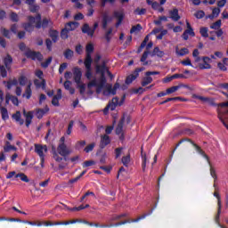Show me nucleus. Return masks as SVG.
I'll return each instance as SVG.
<instances>
[{"instance_id": "1", "label": "nucleus", "mask_w": 228, "mask_h": 228, "mask_svg": "<svg viewBox=\"0 0 228 228\" xmlns=\"http://www.w3.org/2000/svg\"><path fill=\"white\" fill-rule=\"evenodd\" d=\"M154 211V208H151L149 213L143 214L142 216L137 217L136 219L130 220H125L118 223H116L115 224H101V228H110V227H119V225H126V224H131V223H136L140 222V220H143L144 218H147V216H150V215Z\"/></svg>"}, {"instance_id": "2", "label": "nucleus", "mask_w": 228, "mask_h": 228, "mask_svg": "<svg viewBox=\"0 0 228 228\" xmlns=\"http://www.w3.org/2000/svg\"><path fill=\"white\" fill-rule=\"evenodd\" d=\"M183 142H189L190 143L192 144V146L194 147L195 151L200 154L201 156H203V158H206L208 165L211 164V161H209V157L206 154V152L202 150V148H200V146H199L197 143H195L193 141H191V139H182L179 141V142L176 144L175 148L174 149L173 152H175V149H177V147H179V145H181V143H183Z\"/></svg>"}, {"instance_id": "3", "label": "nucleus", "mask_w": 228, "mask_h": 228, "mask_svg": "<svg viewBox=\"0 0 228 228\" xmlns=\"http://www.w3.org/2000/svg\"><path fill=\"white\" fill-rule=\"evenodd\" d=\"M183 142H189L190 143L192 144V146L194 147L195 151L200 154L201 156H203V158H206L208 165L211 164V161H209V157L206 154V152L202 150V148H200V146H199L197 143H195L193 141H191V139H182L179 141V142L176 144L175 148L174 149L173 152H175V149H177V147H179V145H181V143H183Z\"/></svg>"}, {"instance_id": "4", "label": "nucleus", "mask_w": 228, "mask_h": 228, "mask_svg": "<svg viewBox=\"0 0 228 228\" xmlns=\"http://www.w3.org/2000/svg\"><path fill=\"white\" fill-rule=\"evenodd\" d=\"M53 21H51V20L47 19V18H44L42 20V14L37 13L36 15V28L37 29H40L41 28H43V29H45V28H47L49 26V24H52Z\"/></svg>"}, {"instance_id": "5", "label": "nucleus", "mask_w": 228, "mask_h": 228, "mask_svg": "<svg viewBox=\"0 0 228 228\" xmlns=\"http://www.w3.org/2000/svg\"><path fill=\"white\" fill-rule=\"evenodd\" d=\"M77 220H71V221H57V222H38L37 227H42V225H45V227H53V225H70V224H76Z\"/></svg>"}, {"instance_id": "6", "label": "nucleus", "mask_w": 228, "mask_h": 228, "mask_svg": "<svg viewBox=\"0 0 228 228\" xmlns=\"http://www.w3.org/2000/svg\"><path fill=\"white\" fill-rule=\"evenodd\" d=\"M24 55L26 58L28 60H32L33 61H42L44 60V55L40 52H35L32 51L31 49L28 48L27 51L25 52Z\"/></svg>"}, {"instance_id": "7", "label": "nucleus", "mask_w": 228, "mask_h": 228, "mask_svg": "<svg viewBox=\"0 0 228 228\" xmlns=\"http://www.w3.org/2000/svg\"><path fill=\"white\" fill-rule=\"evenodd\" d=\"M28 22L22 23V28L27 31L28 33H33L35 31V26L34 24H37V18L34 16H28Z\"/></svg>"}, {"instance_id": "8", "label": "nucleus", "mask_w": 228, "mask_h": 228, "mask_svg": "<svg viewBox=\"0 0 228 228\" xmlns=\"http://www.w3.org/2000/svg\"><path fill=\"white\" fill-rule=\"evenodd\" d=\"M97 28H99V23L98 22H94L93 28H90V25H88V23H85L82 27V33H84L85 35H87L88 37H94V35L95 34V29H97Z\"/></svg>"}, {"instance_id": "9", "label": "nucleus", "mask_w": 228, "mask_h": 228, "mask_svg": "<svg viewBox=\"0 0 228 228\" xmlns=\"http://www.w3.org/2000/svg\"><path fill=\"white\" fill-rule=\"evenodd\" d=\"M15 177L20 178V181H22L23 183H29V178H28V175H26V174L24 173H19L17 174V172L15 171H11L6 175V179H12V177Z\"/></svg>"}, {"instance_id": "10", "label": "nucleus", "mask_w": 228, "mask_h": 228, "mask_svg": "<svg viewBox=\"0 0 228 228\" xmlns=\"http://www.w3.org/2000/svg\"><path fill=\"white\" fill-rule=\"evenodd\" d=\"M143 70H145V68L143 67L135 69L133 74L126 77L125 81L126 85H131V83H133V81H134L138 76H140V72H143Z\"/></svg>"}, {"instance_id": "11", "label": "nucleus", "mask_w": 228, "mask_h": 228, "mask_svg": "<svg viewBox=\"0 0 228 228\" xmlns=\"http://www.w3.org/2000/svg\"><path fill=\"white\" fill-rule=\"evenodd\" d=\"M34 152H36V154H37V156H39L40 159L45 158V154L44 152H47V145L36 143L34 144Z\"/></svg>"}, {"instance_id": "12", "label": "nucleus", "mask_w": 228, "mask_h": 228, "mask_svg": "<svg viewBox=\"0 0 228 228\" xmlns=\"http://www.w3.org/2000/svg\"><path fill=\"white\" fill-rule=\"evenodd\" d=\"M214 197L217 199V215L216 216V222H218V220H220V215L222 214V198L218 191L214 192Z\"/></svg>"}, {"instance_id": "13", "label": "nucleus", "mask_w": 228, "mask_h": 228, "mask_svg": "<svg viewBox=\"0 0 228 228\" xmlns=\"http://www.w3.org/2000/svg\"><path fill=\"white\" fill-rule=\"evenodd\" d=\"M81 77H83V72L79 67L73 68V78L77 85H81Z\"/></svg>"}, {"instance_id": "14", "label": "nucleus", "mask_w": 228, "mask_h": 228, "mask_svg": "<svg viewBox=\"0 0 228 228\" xmlns=\"http://www.w3.org/2000/svg\"><path fill=\"white\" fill-rule=\"evenodd\" d=\"M94 45L93 44H88L86 46V59L84 61H89L93 62L94 60L92 59V53H94Z\"/></svg>"}, {"instance_id": "15", "label": "nucleus", "mask_w": 228, "mask_h": 228, "mask_svg": "<svg viewBox=\"0 0 228 228\" xmlns=\"http://www.w3.org/2000/svg\"><path fill=\"white\" fill-rule=\"evenodd\" d=\"M36 0H26L25 1V4H28V10L29 12H31V13H37L38 12V10H40V6H38L37 4H35Z\"/></svg>"}, {"instance_id": "16", "label": "nucleus", "mask_w": 228, "mask_h": 228, "mask_svg": "<svg viewBox=\"0 0 228 228\" xmlns=\"http://www.w3.org/2000/svg\"><path fill=\"white\" fill-rule=\"evenodd\" d=\"M110 143H111V139L110 138V135L103 134L101 136L100 149H106V147H108Z\"/></svg>"}, {"instance_id": "17", "label": "nucleus", "mask_w": 228, "mask_h": 228, "mask_svg": "<svg viewBox=\"0 0 228 228\" xmlns=\"http://www.w3.org/2000/svg\"><path fill=\"white\" fill-rule=\"evenodd\" d=\"M4 67L7 69L8 71L12 70V63H13V57L7 53L6 56L3 59Z\"/></svg>"}, {"instance_id": "18", "label": "nucleus", "mask_w": 228, "mask_h": 228, "mask_svg": "<svg viewBox=\"0 0 228 228\" xmlns=\"http://www.w3.org/2000/svg\"><path fill=\"white\" fill-rule=\"evenodd\" d=\"M57 152L61 156H69L70 154V151L67 149V144L65 143H60L59 146L57 147Z\"/></svg>"}, {"instance_id": "19", "label": "nucleus", "mask_w": 228, "mask_h": 228, "mask_svg": "<svg viewBox=\"0 0 228 228\" xmlns=\"http://www.w3.org/2000/svg\"><path fill=\"white\" fill-rule=\"evenodd\" d=\"M23 116L25 117V126L26 127H29L31 126V122H33V111H26L23 110Z\"/></svg>"}, {"instance_id": "20", "label": "nucleus", "mask_w": 228, "mask_h": 228, "mask_svg": "<svg viewBox=\"0 0 228 228\" xmlns=\"http://www.w3.org/2000/svg\"><path fill=\"white\" fill-rule=\"evenodd\" d=\"M169 19L173 20L174 22H178L181 20V16L179 15V9L174 8L169 11Z\"/></svg>"}, {"instance_id": "21", "label": "nucleus", "mask_w": 228, "mask_h": 228, "mask_svg": "<svg viewBox=\"0 0 228 228\" xmlns=\"http://www.w3.org/2000/svg\"><path fill=\"white\" fill-rule=\"evenodd\" d=\"M96 74H101V76H106V71L108 68L106 67V62H102L101 65H96L95 67Z\"/></svg>"}, {"instance_id": "22", "label": "nucleus", "mask_w": 228, "mask_h": 228, "mask_svg": "<svg viewBox=\"0 0 228 228\" xmlns=\"http://www.w3.org/2000/svg\"><path fill=\"white\" fill-rule=\"evenodd\" d=\"M84 65L86 67V77L87 79H92V62L84 61Z\"/></svg>"}, {"instance_id": "23", "label": "nucleus", "mask_w": 228, "mask_h": 228, "mask_svg": "<svg viewBox=\"0 0 228 228\" xmlns=\"http://www.w3.org/2000/svg\"><path fill=\"white\" fill-rule=\"evenodd\" d=\"M65 28H68V31H75V29H77L79 28V22L77 21H69L66 23Z\"/></svg>"}, {"instance_id": "24", "label": "nucleus", "mask_w": 228, "mask_h": 228, "mask_svg": "<svg viewBox=\"0 0 228 228\" xmlns=\"http://www.w3.org/2000/svg\"><path fill=\"white\" fill-rule=\"evenodd\" d=\"M111 20H112L111 17H110L108 13H104L102 15V29H106L108 28V23L111 22Z\"/></svg>"}, {"instance_id": "25", "label": "nucleus", "mask_w": 228, "mask_h": 228, "mask_svg": "<svg viewBox=\"0 0 228 228\" xmlns=\"http://www.w3.org/2000/svg\"><path fill=\"white\" fill-rule=\"evenodd\" d=\"M12 117L20 126H24V119L20 116V111L17 110Z\"/></svg>"}, {"instance_id": "26", "label": "nucleus", "mask_w": 228, "mask_h": 228, "mask_svg": "<svg viewBox=\"0 0 228 228\" xmlns=\"http://www.w3.org/2000/svg\"><path fill=\"white\" fill-rule=\"evenodd\" d=\"M126 120V118L123 117L118 124V126L116 127V134H122L124 132V121Z\"/></svg>"}, {"instance_id": "27", "label": "nucleus", "mask_w": 228, "mask_h": 228, "mask_svg": "<svg viewBox=\"0 0 228 228\" xmlns=\"http://www.w3.org/2000/svg\"><path fill=\"white\" fill-rule=\"evenodd\" d=\"M107 106L109 107L110 111H115V110L117 109V106H118V97L113 98L112 102H109Z\"/></svg>"}, {"instance_id": "28", "label": "nucleus", "mask_w": 228, "mask_h": 228, "mask_svg": "<svg viewBox=\"0 0 228 228\" xmlns=\"http://www.w3.org/2000/svg\"><path fill=\"white\" fill-rule=\"evenodd\" d=\"M59 35H60V32H58V30L51 29L49 31V37L52 38V41L53 42V44H56V42H58Z\"/></svg>"}, {"instance_id": "29", "label": "nucleus", "mask_w": 228, "mask_h": 228, "mask_svg": "<svg viewBox=\"0 0 228 228\" xmlns=\"http://www.w3.org/2000/svg\"><path fill=\"white\" fill-rule=\"evenodd\" d=\"M31 82L28 83V85L26 87L25 94H23L22 97H26V99H31V95L33 94V91L31 90Z\"/></svg>"}, {"instance_id": "30", "label": "nucleus", "mask_w": 228, "mask_h": 228, "mask_svg": "<svg viewBox=\"0 0 228 228\" xmlns=\"http://www.w3.org/2000/svg\"><path fill=\"white\" fill-rule=\"evenodd\" d=\"M141 158L142 159V167L143 172H145V167H147V153H143V147L141 148Z\"/></svg>"}, {"instance_id": "31", "label": "nucleus", "mask_w": 228, "mask_h": 228, "mask_svg": "<svg viewBox=\"0 0 228 228\" xmlns=\"http://www.w3.org/2000/svg\"><path fill=\"white\" fill-rule=\"evenodd\" d=\"M151 56H158V58H163L165 56V52L159 50V47L156 46L153 49Z\"/></svg>"}, {"instance_id": "32", "label": "nucleus", "mask_w": 228, "mask_h": 228, "mask_svg": "<svg viewBox=\"0 0 228 228\" xmlns=\"http://www.w3.org/2000/svg\"><path fill=\"white\" fill-rule=\"evenodd\" d=\"M63 56L66 60H70L71 58H74V51L68 48L64 51Z\"/></svg>"}, {"instance_id": "33", "label": "nucleus", "mask_w": 228, "mask_h": 228, "mask_svg": "<svg viewBox=\"0 0 228 228\" xmlns=\"http://www.w3.org/2000/svg\"><path fill=\"white\" fill-rule=\"evenodd\" d=\"M200 54V52H199V49L193 50L192 56L194 57L195 63H199L202 60V57L199 56Z\"/></svg>"}, {"instance_id": "34", "label": "nucleus", "mask_w": 228, "mask_h": 228, "mask_svg": "<svg viewBox=\"0 0 228 228\" xmlns=\"http://www.w3.org/2000/svg\"><path fill=\"white\" fill-rule=\"evenodd\" d=\"M121 162L123 163L124 167H129V163H131V155L128 154L126 156L122 157Z\"/></svg>"}, {"instance_id": "35", "label": "nucleus", "mask_w": 228, "mask_h": 228, "mask_svg": "<svg viewBox=\"0 0 228 228\" xmlns=\"http://www.w3.org/2000/svg\"><path fill=\"white\" fill-rule=\"evenodd\" d=\"M172 101H183V102H184V101H186V100L183 99L182 97L167 98V99H166L165 101L161 102L159 103V105L162 106L163 104H167V102H172Z\"/></svg>"}, {"instance_id": "36", "label": "nucleus", "mask_w": 228, "mask_h": 228, "mask_svg": "<svg viewBox=\"0 0 228 228\" xmlns=\"http://www.w3.org/2000/svg\"><path fill=\"white\" fill-rule=\"evenodd\" d=\"M1 115L3 120H8V118H10V116L8 115V109L5 107L1 108Z\"/></svg>"}, {"instance_id": "37", "label": "nucleus", "mask_w": 228, "mask_h": 228, "mask_svg": "<svg viewBox=\"0 0 228 228\" xmlns=\"http://www.w3.org/2000/svg\"><path fill=\"white\" fill-rule=\"evenodd\" d=\"M126 216H127V213H124V214H121V215H114L110 218V222H117L118 220H121V218H126Z\"/></svg>"}, {"instance_id": "38", "label": "nucleus", "mask_w": 228, "mask_h": 228, "mask_svg": "<svg viewBox=\"0 0 228 228\" xmlns=\"http://www.w3.org/2000/svg\"><path fill=\"white\" fill-rule=\"evenodd\" d=\"M0 222H20V223H22V220L17 219V218H12V217L1 216Z\"/></svg>"}, {"instance_id": "39", "label": "nucleus", "mask_w": 228, "mask_h": 228, "mask_svg": "<svg viewBox=\"0 0 228 228\" xmlns=\"http://www.w3.org/2000/svg\"><path fill=\"white\" fill-rule=\"evenodd\" d=\"M0 75L1 77H8V69L4 65L0 64Z\"/></svg>"}, {"instance_id": "40", "label": "nucleus", "mask_w": 228, "mask_h": 228, "mask_svg": "<svg viewBox=\"0 0 228 228\" xmlns=\"http://www.w3.org/2000/svg\"><path fill=\"white\" fill-rule=\"evenodd\" d=\"M152 83V78L150 76H146L142 78V81L141 82L142 86H147V85H151Z\"/></svg>"}, {"instance_id": "41", "label": "nucleus", "mask_w": 228, "mask_h": 228, "mask_svg": "<svg viewBox=\"0 0 228 228\" xmlns=\"http://www.w3.org/2000/svg\"><path fill=\"white\" fill-rule=\"evenodd\" d=\"M199 69L200 70H206L211 69V64L209 62H207L206 61H203V63L199 64Z\"/></svg>"}, {"instance_id": "42", "label": "nucleus", "mask_w": 228, "mask_h": 228, "mask_svg": "<svg viewBox=\"0 0 228 228\" xmlns=\"http://www.w3.org/2000/svg\"><path fill=\"white\" fill-rule=\"evenodd\" d=\"M69 33H70L69 30H68V28H66V27H65L61 31V38L62 40H67V38H69Z\"/></svg>"}, {"instance_id": "43", "label": "nucleus", "mask_w": 228, "mask_h": 228, "mask_svg": "<svg viewBox=\"0 0 228 228\" xmlns=\"http://www.w3.org/2000/svg\"><path fill=\"white\" fill-rule=\"evenodd\" d=\"M181 64L183 65V67H192V69H197V67H195V66H193V64H191V60H190V58H187V59L182 61Z\"/></svg>"}, {"instance_id": "44", "label": "nucleus", "mask_w": 228, "mask_h": 228, "mask_svg": "<svg viewBox=\"0 0 228 228\" xmlns=\"http://www.w3.org/2000/svg\"><path fill=\"white\" fill-rule=\"evenodd\" d=\"M113 15L118 21L122 22L124 20V12L115 11Z\"/></svg>"}, {"instance_id": "45", "label": "nucleus", "mask_w": 228, "mask_h": 228, "mask_svg": "<svg viewBox=\"0 0 228 228\" xmlns=\"http://www.w3.org/2000/svg\"><path fill=\"white\" fill-rule=\"evenodd\" d=\"M222 28V20H218L210 25V29H220Z\"/></svg>"}, {"instance_id": "46", "label": "nucleus", "mask_w": 228, "mask_h": 228, "mask_svg": "<svg viewBox=\"0 0 228 228\" xmlns=\"http://www.w3.org/2000/svg\"><path fill=\"white\" fill-rule=\"evenodd\" d=\"M208 165L210 167V175L211 177H213L214 183H216V179H218V176L216 175V170L215 169V167H213V166H211V163Z\"/></svg>"}, {"instance_id": "47", "label": "nucleus", "mask_w": 228, "mask_h": 228, "mask_svg": "<svg viewBox=\"0 0 228 228\" xmlns=\"http://www.w3.org/2000/svg\"><path fill=\"white\" fill-rule=\"evenodd\" d=\"M208 29L207 27H202L200 28V33L203 38H208L209 37V34L208 33Z\"/></svg>"}, {"instance_id": "48", "label": "nucleus", "mask_w": 228, "mask_h": 228, "mask_svg": "<svg viewBox=\"0 0 228 228\" xmlns=\"http://www.w3.org/2000/svg\"><path fill=\"white\" fill-rule=\"evenodd\" d=\"M176 54H178V56H186V54H190V50L186 47L181 48L180 51H176Z\"/></svg>"}, {"instance_id": "49", "label": "nucleus", "mask_w": 228, "mask_h": 228, "mask_svg": "<svg viewBox=\"0 0 228 228\" xmlns=\"http://www.w3.org/2000/svg\"><path fill=\"white\" fill-rule=\"evenodd\" d=\"M41 79H42L41 83L38 81V79L34 80V85L38 87L42 86L44 90L45 88L46 82H45V79L44 78H41Z\"/></svg>"}, {"instance_id": "50", "label": "nucleus", "mask_w": 228, "mask_h": 228, "mask_svg": "<svg viewBox=\"0 0 228 228\" xmlns=\"http://www.w3.org/2000/svg\"><path fill=\"white\" fill-rule=\"evenodd\" d=\"M179 88H181V86H174L172 87L167 88V95H170V94H174V93L177 92V90H179Z\"/></svg>"}, {"instance_id": "51", "label": "nucleus", "mask_w": 228, "mask_h": 228, "mask_svg": "<svg viewBox=\"0 0 228 228\" xmlns=\"http://www.w3.org/2000/svg\"><path fill=\"white\" fill-rule=\"evenodd\" d=\"M18 81L20 86H26V83H28V77H26L25 76H20L18 78Z\"/></svg>"}, {"instance_id": "52", "label": "nucleus", "mask_w": 228, "mask_h": 228, "mask_svg": "<svg viewBox=\"0 0 228 228\" xmlns=\"http://www.w3.org/2000/svg\"><path fill=\"white\" fill-rule=\"evenodd\" d=\"M44 115H45V111L43 109H38L36 112V117L37 118H38L39 120L41 118H44Z\"/></svg>"}, {"instance_id": "53", "label": "nucleus", "mask_w": 228, "mask_h": 228, "mask_svg": "<svg viewBox=\"0 0 228 228\" xmlns=\"http://www.w3.org/2000/svg\"><path fill=\"white\" fill-rule=\"evenodd\" d=\"M142 25L141 24H137L135 26H133L130 29V33L133 34V33H136L138 31H142Z\"/></svg>"}, {"instance_id": "54", "label": "nucleus", "mask_w": 228, "mask_h": 228, "mask_svg": "<svg viewBox=\"0 0 228 228\" xmlns=\"http://www.w3.org/2000/svg\"><path fill=\"white\" fill-rule=\"evenodd\" d=\"M124 151V148H122V147L115 149L114 152H115L116 159H118V158H120V156H122V151Z\"/></svg>"}, {"instance_id": "55", "label": "nucleus", "mask_w": 228, "mask_h": 228, "mask_svg": "<svg viewBox=\"0 0 228 228\" xmlns=\"http://www.w3.org/2000/svg\"><path fill=\"white\" fill-rule=\"evenodd\" d=\"M0 31L3 37L5 38H12V36H10V30L6 29L5 28H2Z\"/></svg>"}, {"instance_id": "56", "label": "nucleus", "mask_w": 228, "mask_h": 228, "mask_svg": "<svg viewBox=\"0 0 228 228\" xmlns=\"http://www.w3.org/2000/svg\"><path fill=\"white\" fill-rule=\"evenodd\" d=\"M10 19L12 22H19V14L17 12H11Z\"/></svg>"}, {"instance_id": "57", "label": "nucleus", "mask_w": 228, "mask_h": 228, "mask_svg": "<svg viewBox=\"0 0 228 228\" xmlns=\"http://www.w3.org/2000/svg\"><path fill=\"white\" fill-rule=\"evenodd\" d=\"M206 16V12H204V11L200 10L195 12L194 17H196V19H204V17Z\"/></svg>"}, {"instance_id": "58", "label": "nucleus", "mask_w": 228, "mask_h": 228, "mask_svg": "<svg viewBox=\"0 0 228 228\" xmlns=\"http://www.w3.org/2000/svg\"><path fill=\"white\" fill-rule=\"evenodd\" d=\"M95 148V142H92L91 144H88L85 149V152L88 153V152H92V151H94V149Z\"/></svg>"}, {"instance_id": "59", "label": "nucleus", "mask_w": 228, "mask_h": 228, "mask_svg": "<svg viewBox=\"0 0 228 228\" xmlns=\"http://www.w3.org/2000/svg\"><path fill=\"white\" fill-rule=\"evenodd\" d=\"M61 98L58 97V96H54L53 97L52 99V104L53 106H60V101H61Z\"/></svg>"}, {"instance_id": "60", "label": "nucleus", "mask_w": 228, "mask_h": 228, "mask_svg": "<svg viewBox=\"0 0 228 228\" xmlns=\"http://www.w3.org/2000/svg\"><path fill=\"white\" fill-rule=\"evenodd\" d=\"M106 75H101L100 82L98 83L100 87L106 86Z\"/></svg>"}, {"instance_id": "61", "label": "nucleus", "mask_w": 228, "mask_h": 228, "mask_svg": "<svg viewBox=\"0 0 228 228\" xmlns=\"http://www.w3.org/2000/svg\"><path fill=\"white\" fill-rule=\"evenodd\" d=\"M77 88H79V93L81 95H83L85 94V92H86V86L85 84H78L77 85Z\"/></svg>"}, {"instance_id": "62", "label": "nucleus", "mask_w": 228, "mask_h": 228, "mask_svg": "<svg viewBox=\"0 0 228 228\" xmlns=\"http://www.w3.org/2000/svg\"><path fill=\"white\" fill-rule=\"evenodd\" d=\"M53 61V57H48V59L45 61L41 63V67H43V69H47V67H49V64L52 63Z\"/></svg>"}, {"instance_id": "63", "label": "nucleus", "mask_w": 228, "mask_h": 228, "mask_svg": "<svg viewBox=\"0 0 228 228\" xmlns=\"http://www.w3.org/2000/svg\"><path fill=\"white\" fill-rule=\"evenodd\" d=\"M107 90L109 94H111V95H117V89H114L113 86L111 85L107 86Z\"/></svg>"}, {"instance_id": "64", "label": "nucleus", "mask_w": 228, "mask_h": 228, "mask_svg": "<svg viewBox=\"0 0 228 228\" xmlns=\"http://www.w3.org/2000/svg\"><path fill=\"white\" fill-rule=\"evenodd\" d=\"M11 151H17V147L13 146V145L4 147V152H10Z\"/></svg>"}]
</instances>
